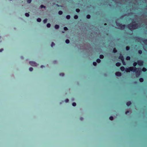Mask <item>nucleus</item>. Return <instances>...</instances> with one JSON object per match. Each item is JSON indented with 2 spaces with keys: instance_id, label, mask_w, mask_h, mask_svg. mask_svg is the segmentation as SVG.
<instances>
[{
  "instance_id": "1",
  "label": "nucleus",
  "mask_w": 147,
  "mask_h": 147,
  "mask_svg": "<svg viewBox=\"0 0 147 147\" xmlns=\"http://www.w3.org/2000/svg\"><path fill=\"white\" fill-rule=\"evenodd\" d=\"M127 28L131 30L132 31L134 30H135L138 28V24L136 23L135 21L133 22V23H130L128 24Z\"/></svg>"
},
{
  "instance_id": "2",
  "label": "nucleus",
  "mask_w": 147,
  "mask_h": 147,
  "mask_svg": "<svg viewBox=\"0 0 147 147\" xmlns=\"http://www.w3.org/2000/svg\"><path fill=\"white\" fill-rule=\"evenodd\" d=\"M137 69L136 67H131L126 68L125 71L127 72H129L130 71L135 72Z\"/></svg>"
},
{
  "instance_id": "3",
  "label": "nucleus",
  "mask_w": 147,
  "mask_h": 147,
  "mask_svg": "<svg viewBox=\"0 0 147 147\" xmlns=\"http://www.w3.org/2000/svg\"><path fill=\"white\" fill-rule=\"evenodd\" d=\"M116 23L117 26L120 27V29L121 30H123L125 28V25L124 24L122 25V24L118 23L117 21L116 22Z\"/></svg>"
},
{
  "instance_id": "4",
  "label": "nucleus",
  "mask_w": 147,
  "mask_h": 147,
  "mask_svg": "<svg viewBox=\"0 0 147 147\" xmlns=\"http://www.w3.org/2000/svg\"><path fill=\"white\" fill-rule=\"evenodd\" d=\"M141 70V69L140 68H138V70L136 71L135 72H135L136 74V76L137 77H138L140 76V74Z\"/></svg>"
},
{
  "instance_id": "5",
  "label": "nucleus",
  "mask_w": 147,
  "mask_h": 147,
  "mask_svg": "<svg viewBox=\"0 0 147 147\" xmlns=\"http://www.w3.org/2000/svg\"><path fill=\"white\" fill-rule=\"evenodd\" d=\"M137 63L139 65L142 66L143 65L144 63L143 61L141 60H138L137 61Z\"/></svg>"
},
{
  "instance_id": "6",
  "label": "nucleus",
  "mask_w": 147,
  "mask_h": 147,
  "mask_svg": "<svg viewBox=\"0 0 147 147\" xmlns=\"http://www.w3.org/2000/svg\"><path fill=\"white\" fill-rule=\"evenodd\" d=\"M29 63L30 65L32 66H36L37 65V63L34 61H30Z\"/></svg>"
},
{
  "instance_id": "7",
  "label": "nucleus",
  "mask_w": 147,
  "mask_h": 147,
  "mask_svg": "<svg viewBox=\"0 0 147 147\" xmlns=\"http://www.w3.org/2000/svg\"><path fill=\"white\" fill-rule=\"evenodd\" d=\"M119 59H121V60L124 59V57L122 54L121 53L120 54V56L119 57Z\"/></svg>"
},
{
  "instance_id": "8",
  "label": "nucleus",
  "mask_w": 147,
  "mask_h": 147,
  "mask_svg": "<svg viewBox=\"0 0 147 147\" xmlns=\"http://www.w3.org/2000/svg\"><path fill=\"white\" fill-rule=\"evenodd\" d=\"M115 75L118 77H120L121 75V73L119 71H117L116 72Z\"/></svg>"
},
{
  "instance_id": "9",
  "label": "nucleus",
  "mask_w": 147,
  "mask_h": 147,
  "mask_svg": "<svg viewBox=\"0 0 147 147\" xmlns=\"http://www.w3.org/2000/svg\"><path fill=\"white\" fill-rule=\"evenodd\" d=\"M131 102L130 101H128L126 103V105L127 106H130L131 104Z\"/></svg>"
},
{
  "instance_id": "10",
  "label": "nucleus",
  "mask_w": 147,
  "mask_h": 147,
  "mask_svg": "<svg viewBox=\"0 0 147 147\" xmlns=\"http://www.w3.org/2000/svg\"><path fill=\"white\" fill-rule=\"evenodd\" d=\"M120 69L122 71H123L125 70V68L123 66H121L120 67Z\"/></svg>"
},
{
  "instance_id": "11",
  "label": "nucleus",
  "mask_w": 147,
  "mask_h": 147,
  "mask_svg": "<svg viewBox=\"0 0 147 147\" xmlns=\"http://www.w3.org/2000/svg\"><path fill=\"white\" fill-rule=\"evenodd\" d=\"M142 41L144 43L147 45V39L144 40Z\"/></svg>"
},
{
  "instance_id": "12",
  "label": "nucleus",
  "mask_w": 147,
  "mask_h": 147,
  "mask_svg": "<svg viewBox=\"0 0 147 147\" xmlns=\"http://www.w3.org/2000/svg\"><path fill=\"white\" fill-rule=\"evenodd\" d=\"M121 65V63L119 62H117L116 63V65L117 67H119Z\"/></svg>"
},
{
  "instance_id": "13",
  "label": "nucleus",
  "mask_w": 147,
  "mask_h": 147,
  "mask_svg": "<svg viewBox=\"0 0 147 147\" xmlns=\"http://www.w3.org/2000/svg\"><path fill=\"white\" fill-rule=\"evenodd\" d=\"M117 51L115 48H114L113 50V52L114 53H116Z\"/></svg>"
},
{
  "instance_id": "14",
  "label": "nucleus",
  "mask_w": 147,
  "mask_h": 147,
  "mask_svg": "<svg viewBox=\"0 0 147 147\" xmlns=\"http://www.w3.org/2000/svg\"><path fill=\"white\" fill-rule=\"evenodd\" d=\"M142 71L143 72H145L147 71V69L145 67H143L142 69Z\"/></svg>"
},
{
  "instance_id": "15",
  "label": "nucleus",
  "mask_w": 147,
  "mask_h": 147,
  "mask_svg": "<svg viewBox=\"0 0 147 147\" xmlns=\"http://www.w3.org/2000/svg\"><path fill=\"white\" fill-rule=\"evenodd\" d=\"M55 29H57L59 28V26L58 25H56L55 26Z\"/></svg>"
},
{
  "instance_id": "16",
  "label": "nucleus",
  "mask_w": 147,
  "mask_h": 147,
  "mask_svg": "<svg viewBox=\"0 0 147 147\" xmlns=\"http://www.w3.org/2000/svg\"><path fill=\"white\" fill-rule=\"evenodd\" d=\"M137 64V63L136 62H134L133 64V66H134V67H135L136 66Z\"/></svg>"
},
{
  "instance_id": "17",
  "label": "nucleus",
  "mask_w": 147,
  "mask_h": 147,
  "mask_svg": "<svg viewBox=\"0 0 147 147\" xmlns=\"http://www.w3.org/2000/svg\"><path fill=\"white\" fill-rule=\"evenodd\" d=\"M140 81L141 82H142L144 81V79L142 78H140L139 79Z\"/></svg>"
},
{
  "instance_id": "18",
  "label": "nucleus",
  "mask_w": 147,
  "mask_h": 147,
  "mask_svg": "<svg viewBox=\"0 0 147 147\" xmlns=\"http://www.w3.org/2000/svg\"><path fill=\"white\" fill-rule=\"evenodd\" d=\"M66 18L67 20H69L70 19V16L69 15H67L66 16Z\"/></svg>"
},
{
  "instance_id": "19",
  "label": "nucleus",
  "mask_w": 147,
  "mask_h": 147,
  "mask_svg": "<svg viewBox=\"0 0 147 147\" xmlns=\"http://www.w3.org/2000/svg\"><path fill=\"white\" fill-rule=\"evenodd\" d=\"M104 56L102 55H100L99 56V58L100 59H102L104 58Z\"/></svg>"
},
{
  "instance_id": "20",
  "label": "nucleus",
  "mask_w": 147,
  "mask_h": 147,
  "mask_svg": "<svg viewBox=\"0 0 147 147\" xmlns=\"http://www.w3.org/2000/svg\"><path fill=\"white\" fill-rule=\"evenodd\" d=\"M96 61L98 63H100L101 62V60L99 59H97Z\"/></svg>"
},
{
  "instance_id": "21",
  "label": "nucleus",
  "mask_w": 147,
  "mask_h": 147,
  "mask_svg": "<svg viewBox=\"0 0 147 147\" xmlns=\"http://www.w3.org/2000/svg\"><path fill=\"white\" fill-rule=\"evenodd\" d=\"M130 47L129 46H127L126 47V49L127 51H128L129 50Z\"/></svg>"
},
{
  "instance_id": "22",
  "label": "nucleus",
  "mask_w": 147,
  "mask_h": 147,
  "mask_svg": "<svg viewBox=\"0 0 147 147\" xmlns=\"http://www.w3.org/2000/svg\"><path fill=\"white\" fill-rule=\"evenodd\" d=\"M130 57L129 56H127L126 57V60H130Z\"/></svg>"
},
{
  "instance_id": "23",
  "label": "nucleus",
  "mask_w": 147,
  "mask_h": 147,
  "mask_svg": "<svg viewBox=\"0 0 147 147\" xmlns=\"http://www.w3.org/2000/svg\"><path fill=\"white\" fill-rule=\"evenodd\" d=\"M40 7L41 8H46V7L42 5H41L40 6Z\"/></svg>"
},
{
  "instance_id": "24",
  "label": "nucleus",
  "mask_w": 147,
  "mask_h": 147,
  "mask_svg": "<svg viewBox=\"0 0 147 147\" xmlns=\"http://www.w3.org/2000/svg\"><path fill=\"white\" fill-rule=\"evenodd\" d=\"M58 13L60 15H61L63 13V12L61 11H59L58 12Z\"/></svg>"
},
{
  "instance_id": "25",
  "label": "nucleus",
  "mask_w": 147,
  "mask_h": 147,
  "mask_svg": "<svg viewBox=\"0 0 147 147\" xmlns=\"http://www.w3.org/2000/svg\"><path fill=\"white\" fill-rule=\"evenodd\" d=\"M74 18L75 19H77L78 18V16L77 15H75L74 16Z\"/></svg>"
},
{
  "instance_id": "26",
  "label": "nucleus",
  "mask_w": 147,
  "mask_h": 147,
  "mask_svg": "<svg viewBox=\"0 0 147 147\" xmlns=\"http://www.w3.org/2000/svg\"><path fill=\"white\" fill-rule=\"evenodd\" d=\"M37 21L38 22H40L41 21V20L40 18H38L37 19Z\"/></svg>"
},
{
  "instance_id": "27",
  "label": "nucleus",
  "mask_w": 147,
  "mask_h": 147,
  "mask_svg": "<svg viewBox=\"0 0 147 147\" xmlns=\"http://www.w3.org/2000/svg\"><path fill=\"white\" fill-rule=\"evenodd\" d=\"M121 61H122V62L123 64V65H125L126 64H125V63L124 61V59H123V60H121Z\"/></svg>"
},
{
  "instance_id": "28",
  "label": "nucleus",
  "mask_w": 147,
  "mask_h": 147,
  "mask_svg": "<svg viewBox=\"0 0 147 147\" xmlns=\"http://www.w3.org/2000/svg\"><path fill=\"white\" fill-rule=\"evenodd\" d=\"M65 42L67 44H68L69 42V40L68 39H66L65 40Z\"/></svg>"
},
{
  "instance_id": "29",
  "label": "nucleus",
  "mask_w": 147,
  "mask_h": 147,
  "mask_svg": "<svg viewBox=\"0 0 147 147\" xmlns=\"http://www.w3.org/2000/svg\"><path fill=\"white\" fill-rule=\"evenodd\" d=\"M91 16L90 15H87L86 16V18L88 19H90V18Z\"/></svg>"
},
{
  "instance_id": "30",
  "label": "nucleus",
  "mask_w": 147,
  "mask_h": 147,
  "mask_svg": "<svg viewBox=\"0 0 147 147\" xmlns=\"http://www.w3.org/2000/svg\"><path fill=\"white\" fill-rule=\"evenodd\" d=\"M138 53L140 54H141L142 53V51L141 50H139L138 51Z\"/></svg>"
},
{
  "instance_id": "31",
  "label": "nucleus",
  "mask_w": 147,
  "mask_h": 147,
  "mask_svg": "<svg viewBox=\"0 0 147 147\" xmlns=\"http://www.w3.org/2000/svg\"><path fill=\"white\" fill-rule=\"evenodd\" d=\"M25 15L27 17H28L29 16V13H25Z\"/></svg>"
},
{
  "instance_id": "32",
  "label": "nucleus",
  "mask_w": 147,
  "mask_h": 147,
  "mask_svg": "<svg viewBox=\"0 0 147 147\" xmlns=\"http://www.w3.org/2000/svg\"><path fill=\"white\" fill-rule=\"evenodd\" d=\"M47 19H44L43 21V22L44 23H46L47 22Z\"/></svg>"
},
{
  "instance_id": "33",
  "label": "nucleus",
  "mask_w": 147,
  "mask_h": 147,
  "mask_svg": "<svg viewBox=\"0 0 147 147\" xmlns=\"http://www.w3.org/2000/svg\"><path fill=\"white\" fill-rule=\"evenodd\" d=\"M76 12L77 13H79L80 11V9H76Z\"/></svg>"
},
{
  "instance_id": "34",
  "label": "nucleus",
  "mask_w": 147,
  "mask_h": 147,
  "mask_svg": "<svg viewBox=\"0 0 147 147\" xmlns=\"http://www.w3.org/2000/svg\"><path fill=\"white\" fill-rule=\"evenodd\" d=\"M51 26V24L50 23H48L47 24V27L48 28H50Z\"/></svg>"
},
{
  "instance_id": "35",
  "label": "nucleus",
  "mask_w": 147,
  "mask_h": 147,
  "mask_svg": "<svg viewBox=\"0 0 147 147\" xmlns=\"http://www.w3.org/2000/svg\"><path fill=\"white\" fill-rule=\"evenodd\" d=\"M93 65H94L95 66H96L97 65L96 62H94L93 63Z\"/></svg>"
},
{
  "instance_id": "36",
  "label": "nucleus",
  "mask_w": 147,
  "mask_h": 147,
  "mask_svg": "<svg viewBox=\"0 0 147 147\" xmlns=\"http://www.w3.org/2000/svg\"><path fill=\"white\" fill-rule=\"evenodd\" d=\"M113 117L112 116H111L109 117V119L111 120H113Z\"/></svg>"
},
{
  "instance_id": "37",
  "label": "nucleus",
  "mask_w": 147,
  "mask_h": 147,
  "mask_svg": "<svg viewBox=\"0 0 147 147\" xmlns=\"http://www.w3.org/2000/svg\"><path fill=\"white\" fill-rule=\"evenodd\" d=\"M55 45V43L53 42H52L51 45V47H53V46Z\"/></svg>"
},
{
  "instance_id": "38",
  "label": "nucleus",
  "mask_w": 147,
  "mask_h": 147,
  "mask_svg": "<svg viewBox=\"0 0 147 147\" xmlns=\"http://www.w3.org/2000/svg\"><path fill=\"white\" fill-rule=\"evenodd\" d=\"M72 105L73 106L75 107L76 105V103L75 102H74L72 103Z\"/></svg>"
},
{
  "instance_id": "39",
  "label": "nucleus",
  "mask_w": 147,
  "mask_h": 147,
  "mask_svg": "<svg viewBox=\"0 0 147 147\" xmlns=\"http://www.w3.org/2000/svg\"><path fill=\"white\" fill-rule=\"evenodd\" d=\"M29 70L30 71H32L33 70V68L32 67H30L29 68Z\"/></svg>"
},
{
  "instance_id": "40",
  "label": "nucleus",
  "mask_w": 147,
  "mask_h": 147,
  "mask_svg": "<svg viewBox=\"0 0 147 147\" xmlns=\"http://www.w3.org/2000/svg\"><path fill=\"white\" fill-rule=\"evenodd\" d=\"M64 29L65 30H68V29L67 27H65L64 28Z\"/></svg>"
},
{
  "instance_id": "41",
  "label": "nucleus",
  "mask_w": 147,
  "mask_h": 147,
  "mask_svg": "<svg viewBox=\"0 0 147 147\" xmlns=\"http://www.w3.org/2000/svg\"><path fill=\"white\" fill-rule=\"evenodd\" d=\"M59 75L60 76H64V74L63 73H61L59 74Z\"/></svg>"
},
{
  "instance_id": "42",
  "label": "nucleus",
  "mask_w": 147,
  "mask_h": 147,
  "mask_svg": "<svg viewBox=\"0 0 147 147\" xmlns=\"http://www.w3.org/2000/svg\"><path fill=\"white\" fill-rule=\"evenodd\" d=\"M32 1V0H27V1L28 3H30Z\"/></svg>"
},
{
  "instance_id": "43",
  "label": "nucleus",
  "mask_w": 147,
  "mask_h": 147,
  "mask_svg": "<svg viewBox=\"0 0 147 147\" xmlns=\"http://www.w3.org/2000/svg\"><path fill=\"white\" fill-rule=\"evenodd\" d=\"M69 100L68 99H66L65 100V101L66 102H69Z\"/></svg>"
},
{
  "instance_id": "44",
  "label": "nucleus",
  "mask_w": 147,
  "mask_h": 147,
  "mask_svg": "<svg viewBox=\"0 0 147 147\" xmlns=\"http://www.w3.org/2000/svg\"><path fill=\"white\" fill-rule=\"evenodd\" d=\"M129 111H126V112L125 113V114H127V113H129Z\"/></svg>"
},
{
  "instance_id": "45",
  "label": "nucleus",
  "mask_w": 147,
  "mask_h": 147,
  "mask_svg": "<svg viewBox=\"0 0 147 147\" xmlns=\"http://www.w3.org/2000/svg\"><path fill=\"white\" fill-rule=\"evenodd\" d=\"M80 120H81L82 121V120H83V117H80Z\"/></svg>"
},
{
  "instance_id": "46",
  "label": "nucleus",
  "mask_w": 147,
  "mask_h": 147,
  "mask_svg": "<svg viewBox=\"0 0 147 147\" xmlns=\"http://www.w3.org/2000/svg\"><path fill=\"white\" fill-rule=\"evenodd\" d=\"M3 49H0V52H1L2 51H3Z\"/></svg>"
},
{
  "instance_id": "47",
  "label": "nucleus",
  "mask_w": 147,
  "mask_h": 147,
  "mask_svg": "<svg viewBox=\"0 0 147 147\" xmlns=\"http://www.w3.org/2000/svg\"><path fill=\"white\" fill-rule=\"evenodd\" d=\"M45 67V66L43 65H41L40 67L42 68L43 67Z\"/></svg>"
},
{
  "instance_id": "48",
  "label": "nucleus",
  "mask_w": 147,
  "mask_h": 147,
  "mask_svg": "<svg viewBox=\"0 0 147 147\" xmlns=\"http://www.w3.org/2000/svg\"><path fill=\"white\" fill-rule=\"evenodd\" d=\"M104 25H107V24H106V23H105V24H104Z\"/></svg>"
},
{
  "instance_id": "49",
  "label": "nucleus",
  "mask_w": 147,
  "mask_h": 147,
  "mask_svg": "<svg viewBox=\"0 0 147 147\" xmlns=\"http://www.w3.org/2000/svg\"><path fill=\"white\" fill-rule=\"evenodd\" d=\"M21 58H22V59H23V57H21Z\"/></svg>"
},
{
  "instance_id": "50",
  "label": "nucleus",
  "mask_w": 147,
  "mask_h": 147,
  "mask_svg": "<svg viewBox=\"0 0 147 147\" xmlns=\"http://www.w3.org/2000/svg\"><path fill=\"white\" fill-rule=\"evenodd\" d=\"M137 38H138V39H140V38H139V37H137Z\"/></svg>"
},
{
  "instance_id": "51",
  "label": "nucleus",
  "mask_w": 147,
  "mask_h": 147,
  "mask_svg": "<svg viewBox=\"0 0 147 147\" xmlns=\"http://www.w3.org/2000/svg\"><path fill=\"white\" fill-rule=\"evenodd\" d=\"M63 32V33H64V31H63V32Z\"/></svg>"
}]
</instances>
